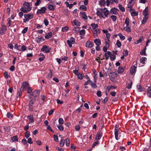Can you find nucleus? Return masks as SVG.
<instances>
[{
	"mask_svg": "<svg viewBox=\"0 0 151 151\" xmlns=\"http://www.w3.org/2000/svg\"><path fill=\"white\" fill-rule=\"evenodd\" d=\"M58 122L60 124H62L64 123V120L63 118H60L58 119Z\"/></svg>",
	"mask_w": 151,
	"mask_h": 151,
	"instance_id": "nucleus-51",
	"label": "nucleus"
},
{
	"mask_svg": "<svg viewBox=\"0 0 151 151\" xmlns=\"http://www.w3.org/2000/svg\"><path fill=\"white\" fill-rule=\"evenodd\" d=\"M50 73L47 75V77L48 78H51L52 76V71L51 70H49Z\"/></svg>",
	"mask_w": 151,
	"mask_h": 151,
	"instance_id": "nucleus-31",
	"label": "nucleus"
},
{
	"mask_svg": "<svg viewBox=\"0 0 151 151\" xmlns=\"http://www.w3.org/2000/svg\"><path fill=\"white\" fill-rule=\"evenodd\" d=\"M69 29V28L67 26H66L62 28V31L63 32H65L68 31Z\"/></svg>",
	"mask_w": 151,
	"mask_h": 151,
	"instance_id": "nucleus-38",
	"label": "nucleus"
},
{
	"mask_svg": "<svg viewBox=\"0 0 151 151\" xmlns=\"http://www.w3.org/2000/svg\"><path fill=\"white\" fill-rule=\"evenodd\" d=\"M91 25L93 31L94 30L97 29L98 27V24L95 23H92L91 24Z\"/></svg>",
	"mask_w": 151,
	"mask_h": 151,
	"instance_id": "nucleus-22",
	"label": "nucleus"
},
{
	"mask_svg": "<svg viewBox=\"0 0 151 151\" xmlns=\"http://www.w3.org/2000/svg\"><path fill=\"white\" fill-rule=\"evenodd\" d=\"M28 29V27H25V28H24V29L22 31V34H25L27 32Z\"/></svg>",
	"mask_w": 151,
	"mask_h": 151,
	"instance_id": "nucleus-57",
	"label": "nucleus"
},
{
	"mask_svg": "<svg viewBox=\"0 0 151 151\" xmlns=\"http://www.w3.org/2000/svg\"><path fill=\"white\" fill-rule=\"evenodd\" d=\"M46 10L47 8L45 7H42L41 9H38L37 13L38 14L44 13L46 12Z\"/></svg>",
	"mask_w": 151,
	"mask_h": 151,
	"instance_id": "nucleus-6",
	"label": "nucleus"
},
{
	"mask_svg": "<svg viewBox=\"0 0 151 151\" xmlns=\"http://www.w3.org/2000/svg\"><path fill=\"white\" fill-rule=\"evenodd\" d=\"M32 8L30 6L29 3L24 1L23 4V6L20 9L21 11L24 13H27L29 12L31 10Z\"/></svg>",
	"mask_w": 151,
	"mask_h": 151,
	"instance_id": "nucleus-1",
	"label": "nucleus"
},
{
	"mask_svg": "<svg viewBox=\"0 0 151 151\" xmlns=\"http://www.w3.org/2000/svg\"><path fill=\"white\" fill-rule=\"evenodd\" d=\"M6 29V27L4 26L2 27L0 29V35H2L4 33Z\"/></svg>",
	"mask_w": 151,
	"mask_h": 151,
	"instance_id": "nucleus-12",
	"label": "nucleus"
},
{
	"mask_svg": "<svg viewBox=\"0 0 151 151\" xmlns=\"http://www.w3.org/2000/svg\"><path fill=\"white\" fill-rule=\"evenodd\" d=\"M132 82L130 80L127 81L126 84V88L128 89H130L132 88Z\"/></svg>",
	"mask_w": 151,
	"mask_h": 151,
	"instance_id": "nucleus-11",
	"label": "nucleus"
},
{
	"mask_svg": "<svg viewBox=\"0 0 151 151\" xmlns=\"http://www.w3.org/2000/svg\"><path fill=\"white\" fill-rule=\"evenodd\" d=\"M35 40L37 43H40L41 42H42L45 41V39L43 37H37L36 38Z\"/></svg>",
	"mask_w": 151,
	"mask_h": 151,
	"instance_id": "nucleus-10",
	"label": "nucleus"
},
{
	"mask_svg": "<svg viewBox=\"0 0 151 151\" xmlns=\"http://www.w3.org/2000/svg\"><path fill=\"white\" fill-rule=\"evenodd\" d=\"M44 23L46 26H47L49 24V22L47 19H45L44 20Z\"/></svg>",
	"mask_w": 151,
	"mask_h": 151,
	"instance_id": "nucleus-61",
	"label": "nucleus"
},
{
	"mask_svg": "<svg viewBox=\"0 0 151 151\" xmlns=\"http://www.w3.org/2000/svg\"><path fill=\"white\" fill-rule=\"evenodd\" d=\"M66 145L67 146H68L70 144V141L69 139H67L66 140Z\"/></svg>",
	"mask_w": 151,
	"mask_h": 151,
	"instance_id": "nucleus-64",
	"label": "nucleus"
},
{
	"mask_svg": "<svg viewBox=\"0 0 151 151\" xmlns=\"http://www.w3.org/2000/svg\"><path fill=\"white\" fill-rule=\"evenodd\" d=\"M96 14L100 17H101L104 19H105V18L104 17V14L101 12H100L99 10H97L96 12Z\"/></svg>",
	"mask_w": 151,
	"mask_h": 151,
	"instance_id": "nucleus-18",
	"label": "nucleus"
},
{
	"mask_svg": "<svg viewBox=\"0 0 151 151\" xmlns=\"http://www.w3.org/2000/svg\"><path fill=\"white\" fill-rule=\"evenodd\" d=\"M111 53L109 51H108L107 52H105V56L106 59H107L109 56L111 55Z\"/></svg>",
	"mask_w": 151,
	"mask_h": 151,
	"instance_id": "nucleus-28",
	"label": "nucleus"
},
{
	"mask_svg": "<svg viewBox=\"0 0 151 151\" xmlns=\"http://www.w3.org/2000/svg\"><path fill=\"white\" fill-rule=\"evenodd\" d=\"M130 12H131V15L132 16H137L138 15V12H135L133 11Z\"/></svg>",
	"mask_w": 151,
	"mask_h": 151,
	"instance_id": "nucleus-48",
	"label": "nucleus"
},
{
	"mask_svg": "<svg viewBox=\"0 0 151 151\" xmlns=\"http://www.w3.org/2000/svg\"><path fill=\"white\" fill-rule=\"evenodd\" d=\"M109 13V11L108 10L105 11L104 12V14L106 17H107Z\"/></svg>",
	"mask_w": 151,
	"mask_h": 151,
	"instance_id": "nucleus-54",
	"label": "nucleus"
},
{
	"mask_svg": "<svg viewBox=\"0 0 151 151\" xmlns=\"http://www.w3.org/2000/svg\"><path fill=\"white\" fill-rule=\"evenodd\" d=\"M81 16L85 20H86L87 19V16L85 12H83L81 14Z\"/></svg>",
	"mask_w": 151,
	"mask_h": 151,
	"instance_id": "nucleus-30",
	"label": "nucleus"
},
{
	"mask_svg": "<svg viewBox=\"0 0 151 151\" xmlns=\"http://www.w3.org/2000/svg\"><path fill=\"white\" fill-rule=\"evenodd\" d=\"M77 76H78V78L79 79H83L84 76V75L83 73H79Z\"/></svg>",
	"mask_w": 151,
	"mask_h": 151,
	"instance_id": "nucleus-44",
	"label": "nucleus"
},
{
	"mask_svg": "<svg viewBox=\"0 0 151 151\" xmlns=\"http://www.w3.org/2000/svg\"><path fill=\"white\" fill-rule=\"evenodd\" d=\"M137 88L138 90L139 91H144V89L142 88L141 86L139 84H138L137 86Z\"/></svg>",
	"mask_w": 151,
	"mask_h": 151,
	"instance_id": "nucleus-32",
	"label": "nucleus"
},
{
	"mask_svg": "<svg viewBox=\"0 0 151 151\" xmlns=\"http://www.w3.org/2000/svg\"><path fill=\"white\" fill-rule=\"evenodd\" d=\"M123 30L127 31L128 32H129L131 31V28L129 26H126L124 27Z\"/></svg>",
	"mask_w": 151,
	"mask_h": 151,
	"instance_id": "nucleus-25",
	"label": "nucleus"
},
{
	"mask_svg": "<svg viewBox=\"0 0 151 151\" xmlns=\"http://www.w3.org/2000/svg\"><path fill=\"white\" fill-rule=\"evenodd\" d=\"M105 4V0H101L99 2V4L101 6H104Z\"/></svg>",
	"mask_w": 151,
	"mask_h": 151,
	"instance_id": "nucleus-41",
	"label": "nucleus"
},
{
	"mask_svg": "<svg viewBox=\"0 0 151 151\" xmlns=\"http://www.w3.org/2000/svg\"><path fill=\"white\" fill-rule=\"evenodd\" d=\"M148 19V17L144 16V17L143 20L142 22V24H144L146 22Z\"/></svg>",
	"mask_w": 151,
	"mask_h": 151,
	"instance_id": "nucleus-35",
	"label": "nucleus"
},
{
	"mask_svg": "<svg viewBox=\"0 0 151 151\" xmlns=\"http://www.w3.org/2000/svg\"><path fill=\"white\" fill-rule=\"evenodd\" d=\"M52 32H49L46 34L45 37L46 39H49L52 36Z\"/></svg>",
	"mask_w": 151,
	"mask_h": 151,
	"instance_id": "nucleus-15",
	"label": "nucleus"
},
{
	"mask_svg": "<svg viewBox=\"0 0 151 151\" xmlns=\"http://www.w3.org/2000/svg\"><path fill=\"white\" fill-rule=\"evenodd\" d=\"M48 8L50 10L53 11L55 10V7L52 4H49L48 6Z\"/></svg>",
	"mask_w": 151,
	"mask_h": 151,
	"instance_id": "nucleus-24",
	"label": "nucleus"
},
{
	"mask_svg": "<svg viewBox=\"0 0 151 151\" xmlns=\"http://www.w3.org/2000/svg\"><path fill=\"white\" fill-rule=\"evenodd\" d=\"M147 95L148 97L151 98V87H149V89L147 92Z\"/></svg>",
	"mask_w": 151,
	"mask_h": 151,
	"instance_id": "nucleus-29",
	"label": "nucleus"
},
{
	"mask_svg": "<svg viewBox=\"0 0 151 151\" xmlns=\"http://www.w3.org/2000/svg\"><path fill=\"white\" fill-rule=\"evenodd\" d=\"M29 86V83L26 81H25L23 83L21 88H22V91H24L26 90Z\"/></svg>",
	"mask_w": 151,
	"mask_h": 151,
	"instance_id": "nucleus-4",
	"label": "nucleus"
},
{
	"mask_svg": "<svg viewBox=\"0 0 151 151\" xmlns=\"http://www.w3.org/2000/svg\"><path fill=\"white\" fill-rule=\"evenodd\" d=\"M25 137L27 139H28L30 136L29 132L26 131L25 133Z\"/></svg>",
	"mask_w": 151,
	"mask_h": 151,
	"instance_id": "nucleus-46",
	"label": "nucleus"
},
{
	"mask_svg": "<svg viewBox=\"0 0 151 151\" xmlns=\"http://www.w3.org/2000/svg\"><path fill=\"white\" fill-rule=\"evenodd\" d=\"M110 58L111 60H114L116 58V56L113 55L111 54L110 56Z\"/></svg>",
	"mask_w": 151,
	"mask_h": 151,
	"instance_id": "nucleus-62",
	"label": "nucleus"
},
{
	"mask_svg": "<svg viewBox=\"0 0 151 151\" xmlns=\"http://www.w3.org/2000/svg\"><path fill=\"white\" fill-rule=\"evenodd\" d=\"M54 140L56 142H58V137L57 135L54 134L53 136Z\"/></svg>",
	"mask_w": 151,
	"mask_h": 151,
	"instance_id": "nucleus-63",
	"label": "nucleus"
},
{
	"mask_svg": "<svg viewBox=\"0 0 151 151\" xmlns=\"http://www.w3.org/2000/svg\"><path fill=\"white\" fill-rule=\"evenodd\" d=\"M79 8L81 10L84 11H86L87 9L86 7L83 5H81L79 7Z\"/></svg>",
	"mask_w": 151,
	"mask_h": 151,
	"instance_id": "nucleus-39",
	"label": "nucleus"
},
{
	"mask_svg": "<svg viewBox=\"0 0 151 151\" xmlns=\"http://www.w3.org/2000/svg\"><path fill=\"white\" fill-rule=\"evenodd\" d=\"M75 42V39L73 37H70L69 40H68L67 41V43L69 47H72V45L74 44Z\"/></svg>",
	"mask_w": 151,
	"mask_h": 151,
	"instance_id": "nucleus-3",
	"label": "nucleus"
},
{
	"mask_svg": "<svg viewBox=\"0 0 151 151\" xmlns=\"http://www.w3.org/2000/svg\"><path fill=\"white\" fill-rule=\"evenodd\" d=\"M119 7L120 10H121L122 12H124L125 9L124 7H122V5L121 4H119Z\"/></svg>",
	"mask_w": 151,
	"mask_h": 151,
	"instance_id": "nucleus-45",
	"label": "nucleus"
},
{
	"mask_svg": "<svg viewBox=\"0 0 151 151\" xmlns=\"http://www.w3.org/2000/svg\"><path fill=\"white\" fill-rule=\"evenodd\" d=\"M41 51L45 53H48L50 51V49L46 45H43L41 49Z\"/></svg>",
	"mask_w": 151,
	"mask_h": 151,
	"instance_id": "nucleus-5",
	"label": "nucleus"
},
{
	"mask_svg": "<svg viewBox=\"0 0 151 151\" xmlns=\"http://www.w3.org/2000/svg\"><path fill=\"white\" fill-rule=\"evenodd\" d=\"M125 23L126 24L127 26H129V19L128 17H127L125 21Z\"/></svg>",
	"mask_w": 151,
	"mask_h": 151,
	"instance_id": "nucleus-42",
	"label": "nucleus"
},
{
	"mask_svg": "<svg viewBox=\"0 0 151 151\" xmlns=\"http://www.w3.org/2000/svg\"><path fill=\"white\" fill-rule=\"evenodd\" d=\"M11 141L12 142H18V139L16 136L13 137L11 139Z\"/></svg>",
	"mask_w": 151,
	"mask_h": 151,
	"instance_id": "nucleus-27",
	"label": "nucleus"
},
{
	"mask_svg": "<svg viewBox=\"0 0 151 151\" xmlns=\"http://www.w3.org/2000/svg\"><path fill=\"white\" fill-rule=\"evenodd\" d=\"M102 136V134L101 132H99L96 135L95 138L96 140H99Z\"/></svg>",
	"mask_w": 151,
	"mask_h": 151,
	"instance_id": "nucleus-16",
	"label": "nucleus"
},
{
	"mask_svg": "<svg viewBox=\"0 0 151 151\" xmlns=\"http://www.w3.org/2000/svg\"><path fill=\"white\" fill-rule=\"evenodd\" d=\"M94 42L97 46H100L101 44V41L99 39H96L94 40Z\"/></svg>",
	"mask_w": 151,
	"mask_h": 151,
	"instance_id": "nucleus-21",
	"label": "nucleus"
},
{
	"mask_svg": "<svg viewBox=\"0 0 151 151\" xmlns=\"http://www.w3.org/2000/svg\"><path fill=\"white\" fill-rule=\"evenodd\" d=\"M12 22L11 19L10 18H8L7 19V27H9L11 25V23Z\"/></svg>",
	"mask_w": 151,
	"mask_h": 151,
	"instance_id": "nucleus-37",
	"label": "nucleus"
},
{
	"mask_svg": "<svg viewBox=\"0 0 151 151\" xmlns=\"http://www.w3.org/2000/svg\"><path fill=\"white\" fill-rule=\"evenodd\" d=\"M24 19H23V22L26 23L29 22L30 19L33 18L34 17V14H25L24 15Z\"/></svg>",
	"mask_w": 151,
	"mask_h": 151,
	"instance_id": "nucleus-2",
	"label": "nucleus"
},
{
	"mask_svg": "<svg viewBox=\"0 0 151 151\" xmlns=\"http://www.w3.org/2000/svg\"><path fill=\"white\" fill-rule=\"evenodd\" d=\"M136 66L134 65L132 66L130 69V73L131 74H135L136 71Z\"/></svg>",
	"mask_w": 151,
	"mask_h": 151,
	"instance_id": "nucleus-9",
	"label": "nucleus"
},
{
	"mask_svg": "<svg viewBox=\"0 0 151 151\" xmlns=\"http://www.w3.org/2000/svg\"><path fill=\"white\" fill-rule=\"evenodd\" d=\"M20 46L19 45L17 44H16L14 45V48L17 50H20V49H19V47H20Z\"/></svg>",
	"mask_w": 151,
	"mask_h": 151,
	"instance_id": "nucleus-60",
	"label": "nucleus"
},
{
	"mask_svg": "<svg viewBox=\"0 0 151 151\" xmlns=\"http://www.w3.org/2000/svg\"><path fill=\"white\" fill-rule=\"evenodd\" d=\"M124 71V68L121 67L119 66L118 68L117 72L119 73H123Z\"/></svg>",
	"mask_w": 151,
	"mask_h": 151,
	"instance_id": "nucleus-26",
	"label": "nucleus"
},
{
	"mask_svg": "<svg viewBox=\"0 0 151 151\" xmlns=\"http://www.w3.org/2000/svg\"><path fill=\"white\" fill-rule=\"evenodd\" d=\"M116 45L118 47H120L122 45L121 43L119 40L117 41Z\"/></svg>",
	"mask_w": 151,
	"mask_h": 151,
	"instance_id": "nucleus-52",
	"label": "nucleus"
},
{
	"mask_svg": "<svg viewBox=\"0 0 151 151\" xmlns=\"http://www.w3.org/2000/svg\"><path fill=\"white\" fill-rule=\"evenodd\" d=\"M118 9L115 8H112L110 10V12L111 14H116L117 13V11Z\"/></svg>",
	"mask_w": 151,
	"mask_h": 151,
	"instance_id": "nucleus-19",
	"label": "nucleus"
},
{
	"mask_svg": "<svg viewBox=\"0 0 151 151\" xmlns=\"http://www.w3.org/2000/svg\"><path fill=\"white\" fill-rule=\"evenodd\" d=\"M27 118L29 120V123H33L34 122V118L32 115H30L28 116Z\"/></svg>",
	"mask_w": 151,
	"mask_h": 151,
	"instance_id": "nucleus-23",
	"label": "nucleus"
},
{
	"mask_svg": "<svg viewBox=\"0 0 151 151\" xmlns=\"http://www.w3.org/2000/svg\"><path fill=\"white\" fill-rule=\"evenodd\" d=\"M118 35L120 39L122 40H124L125 39V37L121 33H119Z\"/></svg>",
	"mask_w": 151,
	"mask_h": 151,
	"instance_id": "nucleus-47",
	"label": "nucleus"
},
{
	"mask_svg": "<svg viewBox=\"0 0 151 151\" xmlns=\"http://www.w3.org/2000/svg\"><path fill=\"white\" fill-rule=\"evenodd\" d=\"M133 5L131 1H129L128 5V9L130 12L134 11V9H132Z\"/></svg>",
	"mask_w": 151,
	"mask_h": 151,
	"instance_id": "nucleus-14",
	"label": "nucleus"
},
{
	"mask_svg": "<svg viewBox=\"0 0 151 151\" xmlns=\"http://www.w3.org/2000/svg\"><path fill=\"white\" fill-rule=\"evenodd\" d=\"M148 14V7H146L145 9L143 11V14L144 16L147 17V15Z\"/></svg>",
	"mask_w": 151,
	"mask_h": 151,
	"instance_id": "nucleus-20",
	"label": "nucleus"
},
{
	"mask_svg": "<svg viewBox=\"0 0 151 151\" xmlns=\"http://www.w3.org/2000/svg\"><path fill=\"white\" fill-rule=\"evenodd\" d=\"M57 127L61 131H63L64 129V127L62 125H59Z\"/></svg>",
	"mask_w": 151,
	"mask_h": 151,
	"instance_id": "nucleus-55",
	"label": "nucleus"
},
{
	"mask_svg": "<svg viewBox=\"0 0 151 151\" xmlns=\"http://www.w3.org/2000/svg\"><path fill=\"white\" fill-rule=\"evenodd\" d=\"M40 93V92L38 90H35L32 93L31 95L33 97H32V98H35Z\"/></svg>",
	"mask_w": 151,
	"mask_h": 151,
	"instance_id": "nucleus-7",
	"label": "nucleus"
},
{
	"mask_svg": "<svg viewBox=\"0 0 151 151\" xmlns=\"http://www.w3.org/2000/svg\"><path fill=\"white\" fill-rule=\"evenodd\" d=\"M93 32H95L97 34H100L101 32L100 29L99 28H97L96 29L94 30L93 31Z\"/></svg>",
	"mask_w": 151,
	"mask_h": 151,
	"instance_id": "nucleus-53",
	"label": "nucleus"
},
{
	"mask_svg": "<svg viewBox=\"0 0 151 151\" xmlns=\"http://www.w3.org/2000/svg\"><path fill=\"white\" fill-rule=\"evenodd\" d=\"M143 38L142 37H141L140 39L136 41L134 43L135 44H138L139 43L141 42H142Z\"/></svg>",
	"mask_w": 151,
	"mask_h": 151,
	"instance_id": "nucleus-58",
	"label": "nucleus"
},
{
	"mask_svg": "<svg viewBox=\"0 0 151 151\" xmlns=\"http://www.w3.org/2000/svg\"><path fill=\"white\" fill-rule=\"evenodd\" d=\"M86 47L91 48L93 47V42L91 41H87L86 44Z\"/></svg>",
	"mask_w": 151,
	"mask_h": 151,
	"instance_id": "nucleus-13",
	"label": "nucleus"
},
{
	"mask_svg": "<svg viewBox=\"0 0 151 151\" xmlns=\"http://www.w3.org/2000/svg\"><path fill=\"white\" fill-rule=\"evenodd\" d=\"M109 39L108 40L107 39V40H106L105 41V42L106 46H107L108 47H109Z\"/></svg>",
	"mask_w": 151,
	"mask_h": 151,
	"instance_id": "nucleus-59",
	"label": "nucleus"
},
{
	"mask_svg": "<svg viewBox=\"0 0 151 151\" xmlns=\"http://www.w3.org/2000/svg\"><path fill=\"white\" fill-rule=\"evenodd\" d=\"M91 87L93 88H96L97 87L95 83H93L92 81L91 83Z\"/></svg>",
	"mask_w": 151,
	"mask_h": 151,
	"instance_id": "nucleus-50",
	"label": "nucleus"
},
{
	"mask_svg": "<svg viewBox=\"0 0 151 151\" xmlns=\"http://www.w3.org/2000/svg\"><path fill=\"white\" fill-rule=\"evenodd\" d=\"M115 136L116 139L117 140H118L119 139V133L118 132V129L115 128L114 131Z\"/></svg>",
	"mask_w": 151,
	"mask_h": 151,
	"instance_id": "nucleus-17",
	"label": "nucleus"
},
{
	"mask_svg": "<svg viewBox=\"0 0 151 151\" xmlns=\"http://www.w3.org/2000/svg\"><path fill=\"white\" fill-rule=\"evenodd\" d=\"M80 30V27H75L74 28L73 30L74 31L75 33H78Z\"/></svg>",
	"mask_w": 151,
	"mask_h": 151,
	"instance_id": "nucleus-34",
	"label": "nucleus"
},
{
	"mask_svg": "<svg viewBox=\"0 0 151 151\" xmlns=\"http://www.w3.org/2000/svg\"><path fill=\"white\" fill-rule=\"evenodd\" d=\"M73 22L74 24L77 26H80L81 25V23L78 22L77 20L75 19L73 20Z\"/></svg>",
	"mask_w": 151,
	"mask_h": 151,
	"instance_id": "nucleus-36",
	"label": "nucleus"
},
{
	"mask_svg": "<svg viewBox=\"0 0 151 151\" xmlns=\"http://www.w3.org/2000/svg\"><path fill=\"white\" fill-rule=\"evenodd\" d=\"M33 104L34 102L32 100H31L30 101L29 104V110L31 111H32L33 110Z\"/></svg>",
	"mask_w": 151,
	"mask_h": 151,
	"instance_id": "nucleus-8",
	"label": "nucleus"
},
{
	"mask_svg": "<svg viewBox=\"0 0 151 151\" xmlns=\"http://www.w3.org/2000/svg\"><path fill=\"white\" fill-rule=\"evenodd\" d=\"M111 18L112 21L114 22L117 19V17L114 15L111 16Z\"/></svg>",
	"mask_w": 151,
	"mask_h": 151,
	"instance_id": "nucleus-56",
	"label": "nucleus"
},
{
	"mask_svg": "<svg viewBox=\"0 0 151 151\" xmlns=\"http://www.w3.org/2000/svg\"><path fill=\"white\" fill-rule=\"evenodd\" d=\"M65 140L62 139L60 143V146L61 147H63L65 144Z\"/></svg>",
	"mask_w": 151,
	"mask_h": 151,
	"instance_id": "nucleus-40",
	"label": "nucleus"
},
{
	"mask_svg": "<svg viewBox=\"0 0 151 151\" xmlns=\"http://www.w3.org/2000/svg\"><path fill=\"white\" fill-rule=\"evenodd\" d=\"M65 4L67 7H68L69 9H71L73 6V4H69V3L67 2H65Z\"/></svg>",
	"mask_w": 151,
	"mask_h": 151,
	"instance_id": "nucleus-33",
	"label": "nucleus"
},
{
	"mask_svg": "<svg viewBox=\"0 0 151 151\" xmlns=\"http://www.w3.org/2000/svg\"><path fill=\"white\" fill-rule=\"evenodd\" d=\"M146 50V47H145V48L143 49L141 52L140 54L142 55H146L145 51Z\"/></svg>",
	"mask_w": 151,
	"mask_h": 151,
	"instance_id": "nucleus-49",
	"label": "nucleus"
},
{
	"mask_svg": "<svg viewBox=\"0 0 151 151\" xmlns=\"http://www.w3.org/2000/svg\"><path fill=\"white\" fill-rule=\"evenodd\" d=\"M146 59V58L145 57H142L140 59V63L143 64L144 63Z\"/></svg>",
	"mask_w": 151,
	"mask_h": 151,
	"instance_id": "nucleus-43",
	"label": "nucleus"
}]
</instances>
